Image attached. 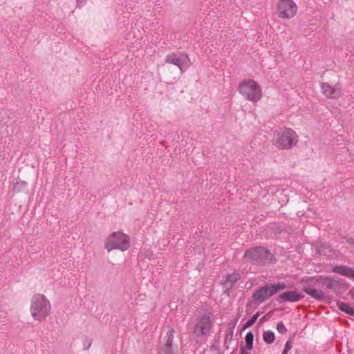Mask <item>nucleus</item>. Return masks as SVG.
<instances>
[{
  "instance_id": "1",
  "label": "nucleus",
  "mask_w": 354,
  "mask_h": 354,
  "mask_svg": "<svg viewBox=\"0 0 354 354\" xmlns=\"http://www.w3.org/2000/svg\"><path fill=\"white\" fill-rule=\"evenodd\" d=\"M51 310V303L46 295L36 293L32 296L30 314L35 321L39 322L44 321L50 315Z\"/></svg>"
},
{
  "instance_id": "2",
  "label": "nucleus",
  "mask_w": 354,
  "mask_h": 354,
  "mask_svg": "<svg viewBox=\"0 0 354 354\" xmlns=\"http://www.w3.org/2000/svg\"><path fill=\"white\" fill-rule=\"evenodd\" d=\"M237 90L245 100L252 103L259 102L263 97V88L261 84L251 78L241 80L238 84Z\"/></svg>"
},
{
  "instance_id": "3",
  "label": "nucleus",
  "mask_w": 354,
  "mask_h": 354,
  "mask_svg": "<svg viewBox=\"0 0 354 354\" xmlns=\"http://www.w3.org/2000/svg\"><path fill=\"white\" fill-rule=\"evenodd\" d=\"M272 142L279 149H290L297 145L298 136L293 129L283 127L273 133Z\"/></svg>"
},
{
  "instance_id": "4",
  "label": "nucleus",
  "mask_w": 354,
  "mask_h": 354,
  "mask_svg": "<svg viewBox=\"0 0 354 354\" xmlns=\"http://www.w3.org/2000/svg\"><path fill=\"white\" fill-rule=\"evenodd\" d=\"M131 237L122 231L109 234L104 241V247L108 252L113 250L127 251L131 247Z\"/></svg>"
},
{
  "instance_id": "5",
  "label": "nucleus",
  "mask_w": 354,
  "mask_h": 354,
  "mask_svg": "<svg viewBox=\"0 0 354 354\" xmlns=\"http://www.w3.org/2000/svg\"><path fill=\"white\" fill-rule=\"evenodd\" d=\"M298 6L294 0H277L275 3V15L281 20H290L298 13Z\"/></svg>"
},
{
  "instance_id": "6",
  "label": "nucleus",
  "mask_w": 354,
  "mask_h": 354,
  "mask_svg": "<svg viewBox=\"0 0 354 354\" xmlns=\"http://www.w3.org/2000/svg\"><path fill=\"white\" fill-rule=\"evenodd\" d=\"M286 288V284L281 282L277 284L264 286L257 290L253 294V298L256 301L261 304L274 294L280 290H284Z\"/></svg>"
},
{
  "instance_id": "7",
  "label": "nucleus",
  "mask_w": 354,
  "mask_h": 354,
  "mask_svg": "<svg viewBox=\"0 0 354 354\" xmlns=\"http://www.w3.org/2000/svg\"><path fill=\"white\" fill-rule=\"evenodd\" d=\"M165 62L177 66L181 71L187 70L192 65L189 55L180 52L169 54L165 58Z\"/></svg>"
},
{
  "instance_id": "8",
  "label": "nucleus",
  "mask_w": 354,
  "mask_h": 354,
  "mask_svg": "<svg viewBox=\"0 0 354 354\" xmlns=\"http://www.w3.org/2000/svg\"><path fill=\"white\" fill-rule=\"evenodd\" d=\"M269 255L268 250L261 247H257L248 250L244 254L243 260L245 262L263 263Z\"/></svg>"
},
{
  "instance_id": "9",
  "label": "nucleus",
  "mask_w": 354,
  "mask_h": 354,
  "mask_svg": "<svg viewBox=\"0 0 354 354\" xmlns=\"http://www.w3.org/2000/svg\"><path fill=\"white\" fill-rule=\"evenodd\" d=\"M322 93L329 100H337L342 95V89L339 84H331L323 82L320 85Z\"/></svg>"
},
{
  "instance_id": "10",
  "label": "nucleus",
  "mask_w": 354,
  "mask_h": 354,
  "mask_svg": "<svg viewBox=\"0 0 354 354\" xmlns=\"http://www.w3.org/2000/svg\"><path fill=\"white\" fill-rule=\"evenodd\" d=\"M212 326L209 317L202 316L197 321L193 333L196 337H201L208 333Z\"/></svg>"
},
{
  "instance_id": "11",
  "label": "nucleus",
  "mask_w": 354,
  "mask_h": 354,
  "mask_svg": "<svg viewBox=\"0 0 354 354\" xmlns=\"http://www.w3.org/2000/svg\"><path fill=\"white\" fill-rule=\"evenodd\" d=\"M240 279L239 273L234 272L230 274H227L223 277L221 280V285L225 289V292L228 294L229 290H231L234 283Z\"/></svg>"
},
{
  "instance_id": "12",
  "label": "nucleus",
  "mask_w": 354,
  "mask_h": 354,
  "mask_svg": "<svg viewBox=\"0 0 354 354\" xmlns=\"http://www.w3.org/2000/svg\"><path fill=\"white\" fill-rule=\"evenodd\" d=\"M317 282L327 288H333L339 285V282L337 280L328 277H319L317 279Z\"/></svg>"
},
{
  "instance_id": "13",
  "label": "nucleus",
  "mask_w": 354,
  "mask_h": 354,
  "mask_svg": "<svg viewBox=\"0 0 354 354\" xmlns=\"http://www.w3.org/2000/svg\"><path fill=\"white\" fill-rule=\"evenodd\" d=\"M333 272L340 274L343 276L354 278V269L344 266H335Z\"/></svg>"
},
{
  "instance_id": "14",
  "label": "nucleus",
  "mask_w": 354,
  "mask_h": 354,
  "mask_svg": "<svg viewBox=\"0 0 354 354\" xmlns=\"http://www.w3.org/2000/svg\"><path fill=\"white\" fill-rule=\"evenodd\" d=\"M280 297L284 301L295 302L299 301L301 298V296L296 291H288L282 293Z\"/></svg>"
},
{
  "instance_id": "15",
  "label": "nucleus",
  "mask_w": 354,
  "mask_h": 354,
  "mask_svg": "<svg viewBox=\"0 0 354 354\" xmlns=\"http://www.w3.org/2000/svg\"><path fill=\"white\" fill-rule=\"evenodd\" d=\"M304 291L308 295H310L312 297L318 300L323 299L324 297V294L322 290H317L313 287H305L304 288Z\"/></svg>"
},
{
  "instance_id": "16",
  "label": "nucleus",
  "mask_w": 354,
  "mask_h": 354,
  "mask_svg": "<svg viewBox=\"0 0 354 354\" xmlns=\"http://www.w3.org/2000/svg\"><path fill=\"white\" fill-rule=\"evenodd\" d=\"M263 338L266 343L270 344L274 342L275 337L272 331L267 330L263 333Z\"/></svg>"
},
{
  "instance_id": "17",
  "label": "nucleus",
  "mask_w": 354,
  "mask_h": 354,
  "mask_svg": "<svg viewBox=\"0 0 354 354\" xmlns=\"http://www.w3.org/2000/svg\"><path fill=\"white\" fill-rule=\"evenodd\" d=\"M254 335L251 332H249L245 335V347L248 350H251L253 347Z\"/></svg>"
},
{
  "instance_id": "18",
  "label": "nucleus",
  "mask_w": 354,
  "mask_h": 354,
  "mask_svg": "<svg viewBox=\"0 0 354 354\" xmlns=\"http://www.w3.org/2000/svg\"><path fill=\"white\" fill-rule=\"evenodd\" d=\"M339 308L341 310L348 314L354 315V308L350 306L348 304L340 303L339 304Z\"/></svg>"
},
{
  "instance_id": "19",
  "label": "nucleus",
  "mask_w": 354,
  "mask_h": 354,
  "mask_svg": "<svg viewBox=\"0 0 354 354\" xmlns=\"http://www.w3.org/2000/svg\"><path fill=\"white\" fill-rule=\"evenodd\" d=\"M171 344L165 343L161 348L160 354H173Z\"/></svg>"
},
{
  "instance_id": "20",
  "label": "nucleus",
  "mask_w": 354,
  "mask_h": 354,
  "mask_svg": "<svg viewBox=\"0 0 354 354\" xmlns=\"http://www.w3.org/2000/svg\"><path fill=\"white\" fill-rule=\"evenodd\" d=\"M174 333H175V330L174 328H169L167 332V342L166 343L167 344H172V342H173V340H174Z\"/></svg>"
},
{
  "instance_id": "21",
  "label": "nucleus",
  "mask_w": 354,
  "mask_h": 354,
  "mask_svg": "<svg viewBox=\"0 0 354 354\" xmlns=\"http://www.w3.org/2000/svg\"><path fill=\"white\" fill-rule=\"evenodd\" d=\"M259 316V313H257L255 315H254L252 316V317L249 321H248L246 322V324L244 326V328H248V327H250L251 326H252L256 322Z\"/></svg>"
},
{
  "instance_id": "22",
  "label": "nucleus",
  "mask_w": 354,
  "mask_h": 354,
  "mask_svg": "<svg viewBox=\"0 0 354 354\" xmlns=\"http://www.w3.org/2000/svg\"><path fill=\"white\" fill-rule=\"evenodd\" d=\"M92 342H93V340L91 338L86 337L83 342V346H84V349L88 350L91 347Z\"/></svg>"
},
{
  "instance_id": "23",
  "label": "nucleus",
  "mask_w": 354,
  "mask_h": 354,
  "mask_svg": "<svg viewBox=\"0 0 354 354\" xmlns=\"http://www.w3.org/2000/svg\"><path fill=\"white\" fill-rule=\"evenodd\" d=\"M277 330L279 333L283 334L286 333L287 329L282 322H279L277 326Z\"/></svg>"
},
{
  "instance_id": "24",
  "label": "nucleus",
  "mask_w": 354,
  "mask_h": 354,
  "mask_svg": "<svg viewBox=\"0 0 354 354\" xmlns=\"http://www.w3.org/2000/svg\"><path fill=\"white\" fill-rule=\"evenodd\" d=\"M292 343L291 341L288 340L284 347V349L282 352V354H287L288 352L292 348Z\"/></svg>"
},
{
  "instance_id": "25",
  "label": "nucleus",
  "mask_w": 354,
  "mask_h": 354,
  "mask_svg": "<svg viewBox=\"0 0 354 354\" xmlns=\"http://www.w3.org/2000/svg\"><path fill=\"white\" fill-rule=\"evenodd\" d=\"M242 354H248V353H245V351H243Z\"/></svg>"
},
{
  "instance_id": "26",
  "label": "nucleus",
  "mask_w": 354,
  "mask_h": 354,
  "mask_svg": "<svg viewBox=\"0 0 354 354\" xmlns=\"http://www.w3.org/2000/svg\"><path fill=\"white\" fill-rule=\"evenodd\" d=\"M353 298H354V292H353Z\"/></svg>"
}]
</instances>
